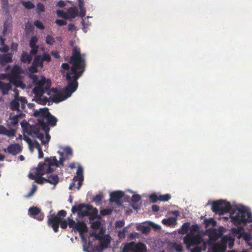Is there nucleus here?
<instances>
[{
    "mask_svg": "<svg viewBox=\"0 0 252 252\" xmlns=\"http://www.w3.org/2000/svg\"><path fill=\"white\" fill-rule=\"evenodd\" d=\"M149 198L152 203H156L159 200V196H158L156 193H153L149 196Z\"/></svg>",
    "mask_w": 252,
    "mask_h": 252,
    "instance_id": "obj_48",
    "label": "nucleus"
},
{
    "mask_svg": "<svg viewBox=\"0 0 252 252\" xmlns=\"http://www.w3.org/2000/svg\"><path fill=\"white\" fill-rule=\"evenodd\" d=\"M72 217V215H71L70 216L67 218V222L69 228H73L74 230L75 227L76 222H75V221L73 220Z\"/></svg>",
    "mask_w": 252,
    "mask_h": 252,
    "instance_id": "obj_35",
    "label": "nucleus"
},
{
    "mask_svg": "<svg viewBox=\"0 0 252 252\" xmlns=\"http://www.w3.org/2000/svg\"><path fill=\"white\" fill-rule=\"evenodd\" d=\"M37 13H39L41 12H44L45 11V7L44 5L40 2H38L37 4Z\"/></svg>",
    "mask_w": 252,
    "mask_h": 252,
    "instance_id": "obj_54",
    "label": "nucleus"
},
{
    "mask_svg": "<svg viewBox=\"0 0 252 252\" xmlns=\"http://www.w3.org/2000/svg\"><path fill=\"white\" fill-rule=\"evenodd\" d=\"M29 215L30 217L36 219L38 221H41L43 220L44 215L43 213H41V210L37 207H32L29 209Z\"/></svg>",
    "mask_w": 252,
    "mask_h": 252,
    "instance_id": "obj_12",
    "label": "nucleus"
},
{
    "mask_svg": "<svg viewBox=\"0 0 252 252\" xmlns=\"http://www.w3.org/2000/svg\"><path fill=\"white\" fill-rule=\"evenodd\" d=\"M141 197L139 194H134L132 196L131 201L133 202H138L141 199Z\"/></svg>",
    "mask_w": 252,
    "mask_h": 252,
    "instance_id": "obj_56",
    "label": "nucleus"
},
{
    "mask_svg": "<svg viewBox=\"0 0 252 252\" xmlns=\"http://www.w3.org/2000/svg\"><path fill=\"white\" fill-rule=\"evenodd\" d=\"M138 229L139 230L141 231L142 233L146 234V235L149 234L151 230V229L150 226H145V225L140 226L138 228Z\"/></svg>",
    "mask_w": 252,
    "mask_h": 252,
    "instance_id": "obj_36",
    "label": "nucleus"
},
{
    "mask_svg": "<svg viewBox=\"0 0 252 252\" xmlns=\"http://www.w3.org/2000/svg\"><path fill=\"white\" fill-rule=\"evenodd\" d=\"M55 23L60 26H64L67 24V22L63 20L57 19L55 21Z\"/></svg>",
    "mask_w": 252,
    "mask_h": 252,
    "instance_id": "obj_59",
    "label": "nucleus"
},
{
    "mask_svg": "<svg viewBox=\"0 0 252 252\" xmlns=\"http://www.w3.org/2000/svg\"><path fill=\"white\" fill-rule=\"evenodd\" d=\"M195 246L194 248L191 249V252H201L202 251H205L207 248L206 243L202 239L201 240L196 244H194L190 246Z\"/></svg>",
    "mask_w": 252,
    "mask_h": 252,
    "instance_id": "obj_18",
    "label": "nucleus"
},
{
    "mask_svg": "<svg viewBox=\"0 0 252 252\" xmlns=\"http://www.w3.org/2000/svg\"><path fill=\"white\" fill-rule=\"evenodd\" d=\"M125 193L123 191L117 190L111 192L110 194L109 201L110 202H115L117 205H120L122 203L121 199L124 196Z\"/></svg>",
    "mask_w": 252,
    "mask_h": 252,
    "instance_id": "obj_13",
    "label": "nucleus"
},
{
    "mask_svg": "<svg viewBox=\"0 0 252 252\" xmlns=\"http://www.w3.org/2000/svg\"><path fill=\"white\" fill-rule=\"evenodd\" d=\"M34 26L38 29L40 30H44L45 29V27L43 25L42 23L39 20H36L34 22Z\"/></svg>",
    "mask_w": 252,
    "mask_h": 252,
    "instance_id": "obj_50",
    "label": "nucleus"
},
{
    "mask_svg": "<svg viewBox=\"0 0 252 252\" xmlns=\"http://www.w3.org/2000/svg\"><path fill=\"white\" fill-rule=\"evenodd\" d=\"M101 225V222L99 220L93 221L91 224V227L94 230L98 229Z\"/></svg>",
    "mask_w": 252,
    "mask_h": 252,
    "instance_id": "obj_44",
    "label": "nucleus"
},
{
    "mask_svg": "<svg viewBox=\"0 0 252 252\" xmlns=\"http://www.w3.org/2000/svg\"><path fill=\"white\" fill-rule=\"evenodd\" d=\"M38 41V38L36 36H32L31 37L30 43H29V46L31 48L35 47V46H38V45H36V44Z\"/></svg>",
    "mask_w": 252,
    "mask_h": 252,
    "instance_id": "obj_38",
    "label": "nucleus"
},
{
    "mask_svg": "<svg viewBox=\"0 0 252 252\" xmlns=\"http://www.w3.org/2000/svg\"><path fill=\"white\" fill-rule=\"evenodd\" d=\"M41 59H42V61H46L48 62H49L51 60V56L47 53H44L42 55V57H41Z\"/></svg>",
    "mask_w": 252,
    "mask_h": 252,
    "instance_id": "obj_52",
    "label": "nucleus"
},
{
    "mask_svg": "<svg viewBox=\"0 0 252 252\" xmlns=\"http://www.w3.org/2000/svg\"><path fill=\"white\" fill-rule=\"evenodd\" d=\"M47 167V163L43 162H40L37 167L36 168V172L35 173V175L38 177L39 176H41L40 174L44 173L45 172L46 169Z\"/></svg>",
    "mask_w": 252,
    "mask_h": 252,
    "instance_id": "obj_21",
    "label": "nucleus"
},
{
    "mask_svg": "<svg viewBox=\"0 0 252 252\" xmlns=\"http://www.w3.org/2000/svg\"><path fill=\"white\" fill-rule=\"evenodd\" d=\"M66 154L68 156L72 155V150L70 147H67L64 149Z\"/></svg>",
    "mask_w": 252,
    "mask_h": 252,
    "instance_id": "obj_64",
    "label": "nucleus"
},
{
    "mask_svg": "<svg viewBox=\"0 0 252 252\" xmlns=\"http://www.w3.org/2000/svg\"><path fill=\"white\" fill-rule=\"evenodd\" d=\"M84 56V55H81L79 48L76 46L73 47L69 61V63L72 64L71 70L74 71L75 69L81 70L84 69L85 70L86 63Z\"/></svg>",
    "mask_w": 252,
    "mask_h": 252,
    "instance_id": "obj_4",
    "label": "nucleus"
},
{
    "mask_svg": "<svg viewBox=\"0 0 252 252\" xmlns=\"http://www.w3.org/2000/svg\"><path fill=\"white\" fill-rule=\"evenodd\" d=\"M39 46H35V47L31 48L32 49L30 51V55H35L37 53Z\"/></svg>",
    "mask_w": 252,
    "mask_h": 252,
    "instance_id": "obj_62",
    "label": "nucleus"
},
{
    "mask_svg": "<svg viewBox=\"0 0 252 252\" xmlns=\"http://www.w3.org/2000/svg\"><path fill=\"white\" fill-rule=\"evenodd\" d=\"M51 113L49 111V109L47 107L40 108L39 110H35L32 116L35 117H41L46 119Z\"/></svg>",
    "mask_w": 252,
    "mask_h": 252,
    "instance_id": "obj_16",
    "label": "nucleus"
},
{
    "mask_svg": "<svg viewBox=\"0 0 252 252\" xmlns=\"http://www.w3.org/2000/svg\"><path fill=\"white\" fill-rule=\"evenodd\" d=\"M29 78L32 80V82L35 85L37 84V82L39 81L38 76L37 75L32 74H29Z\"/></svg>",
    "mask_w": 252,
    "mask_h": 252,
    "instance_id": "obj_42",
    "label": "nucleus"
},
{
    "mask_svg": "<svg viewBox=\"0 0 252 252\" xmlns=\"http://www.w3.org/2000/svg\"><path fill=\"white\" fill-rule=\"evenodd\" d=\"M112 211V209L110 208L104 209L100 211V214L103 216H107L111 214Z\"/></svg>",
    "mask_w": 252,
    "mask_h": 252,
    "instance_id": "obj_45",
    "label": "nucleus"
},
{
    "mask_svg": "<svg viewBox=\"0 0 252 252\" xmlns=\"http://www.w3.org/2000/svg\"><path fill=\"white\" fill-rule=\"evenodd\" d=\"M125 225V221L123 220H118L115 223V226L117 228H121Z\"/></svg>",
    "mask_w": 252,
    "mask_h": 252,
    "instance_id": "obj_57",
    "label": "nucleus"
},
{
    "mask_svg": "<svg viewBox=\"0 0 252 252\" xmlns=\"http://www.w3.org/2000/svg\"><path fill=\"white\" fill-rule=\"evenodd\" d=\"M20 102L21 104V108L24 110L26 108V104L28 103L27 100L25 97L20 96L18 97V95H14V99H12L9 103V108L12 111L20 112Z\"/></svg>",
    "mask_w": 252,
    "mask_h": 252,
    "instance_id": "obj_9",
    "label": "nucleus"
},
{
    "mask_svg": "<svg viewBox=\"0 0 252 252\" xmlns=\"http://www.w3.org/2000/svg\"><path fill=\"white\" fill-rule=\"evenodd\" d=\"M84 71V69L81 70L75 69L74 71L70 69V72L66 73L65 77L67 85L64 88V93L68 94V96H71L72 93L77 89L78 87L77 80L82 75Z\"/></svg>",
    "mask_w": 252,
    "mask_h": 252,
    "instance_id": "obj_2",
    "label": "nucleus"
},
{
    "mask_svg": "<svg viewBox=\"0 0 252 252\" xmlns=\"http://www.w3.org/2000/svg\"><path fill=\"white\" fill-rule=\"evenodd\" d=\"M99 244L102 246V249H107L110 244V240L105 237L100 241Z\"/></svg>",
    "mask_w": 252,
    "mask_h": 252,
    "instance_id": "obj_34",
    "label": "nucleus"
},
{
    "mask_svg": "<svg viewBox=\"0 0 252 252\" xmlns=\"http://www.w3.org/2000/svg\"><path fill=\"white\" fill-rule=\"evenodd\" d=\"M32 136L33 137H35L38 138V139L41 140L42 144H43L44 145H45V140L44 139V135H43V133H39L36 135H34V136Z\"/></svg>",
    "mask_w": 252,
    "mask_h": 252,
    "instance_id": "obj_53",
    "label": "nucleus"
},
{
    "mask_svg": "<svg viewBox=\"0 0 252 252\" xmlns=\"http://www.w3.org/2000/svg\"><path fill=\"white\" fill-rule=\"evenodd\" d=\"M46 180L47 179L42 177V176H39L38 177H37L36 180H35V182L38 184H43L44 182H46Z\"/></svg>",
    "mask_w": 252,
    "mask_h": 252,
    "instance_id": "obj_51",
    "label": "nucleus"
},
{
    "mask_svg": "<svg viewBox=\"0 0 252 252\" xmlns=\"http://www.w3.org/2000/svg\"><path fill=\"white\" fill-rule=\"evenodd\" d=\"M23 139L28 144L30 151L32 152L34 148L33 147V141H32L31 138L25 135L24 136Z\"/></svg>",
    "mask_w": 252,
    "mask_h": 252,
    "instance_id": "obj_37",
    "label": "nucleus"
},
{
    "mask_svg": "<svg viewBox=\"0 0 252 252\" xmlns=\"http://www.w3.org/2000/svg\"><path fill=\"white\" fill-rule=\"evenodd\" d=\"M37 123L41 126L42 129L44 130L45 133L49 132L50 128L49 127V125L46 124L42 119H38Z\"/></svg>",
    "mask_w": 252,
    "mask_h": 252,
    "instance_id": "obj_27",
    "label": "nucleus"
},
{
    "mask_svg": "<svg viewBox=\"0 0 252 252\" xmlns=\"http://www.w3.org/2000/svg\"><path fill=\"white\" fill-rule=\"evenodd\" d=\"M51 81L50 79H46L44 76H42L32 89V93L36 97H41L44 94L46 93L50 95V87Z\"/></svg>",
    "mask_w": 252,
    "mask_h": 252,
    "instance_id": "obj_5",
    "label": "nucleus"
},
{
    "mask_svg": "<svg viewBox=\"0 0 252 252\" xmlns=\"http://www.w3.org/2000/svg\"><path fill=\"white\" fill-rule=\"evenodd\" d=\"M32 60V57L26 52L23 51L20 57L21 61L23 63H30Z\"/></svg>",
    "mask_w": 252,
    "mask_h": 252,
    "instance_id": "obj_23",
    "label": "nucleus"
},
{
    "mask_svg": "<svg viewBox=\"0 0 252 252\" xmlns=\"http://www.w3.org/2000/svg\"><path fill=\"white\" fill-rule=\"evenodd\" d=\"M23 72L24 71L22 68L17 65H14L11 70V73L12 76H17V77H18L19 74L23 73Z\"/></svg>",
    "mask_w": 252,
    "mask_h": 252,
    "instance_id": "obj_24",
    "label": "nucleus"
},
{
    "mask_svg": "<svg viewBox=\"0 0 252 252\" xmlns=\"http://www.w3.org/2000/svg\"><path fill=\"white\" fill-rule=\"evenodd\" d=\"M13 55L10 53L0 54V65H4L12 62Z\"/></svg>",
    "mask_w": 252,
    "mask_h": 252,
    "instance_id": "obj_17",
    "label": "nucleus"
},
{
    "mask_svg": "<svg viewBox=\"0 0 252 252\" xmlns=\"http://www.w3.org/2000/svg\"><path fill=\"white\" fill-rule=\"evenodd\" d=\"M46 119H47V123L49 125L51 126H56L58 120L55 116L50 114V116H49V117Z\"/></svg>",
    "mask_w": 252,
    "mask_h": 252,
    "instance_id": "obj_31",
    "label": "nucleus"
},
{
    "mask_svg": "<svg viewBox=\"0 0 252 252\" xmlns=\"http://www.w3.org/2000/svg\"><path fill=\"white\" fill-rule=\"evenodd\" d=\"M103 195L101 194H98L94 196L93 198V201L95 202L97 205L99 203L103 198Z\"/></svg>",
    "mask_w": 252,
    "mask_h": 252,
    "instance_id": "obj_49",
    "label": "nucleus"
},
{
    "mask_svg": "<svg viewBox=\"0 0 252 252\" xmlns=\"http://www.w3.org/2000/svg\"><path fill=\"white\" fill-rule=\"evenodd\" d=\"M20 124H21V127H22L24 131L27 129L28 126L30 125L29 123L26 120H23L20 123Z\"/></svg>",
    "mask_w": 252,
    "mask_h": 252,
    "instance_id": "obj_55",
    "label": "nucleus"
},
{
    "mask_svg": "<svg viewBox=\"0 0 252 252\" xmlns=\"http://www.w3.org/2000/svg\"><path fill=\"white\" fill-rule=\"evenodd\" d=\"M55 42V39L50 35H48L46 37V43L49 45H53Z\"/></svg>",
    "mask_w": 252,
    "mask_h": 252,
    "instance_id": "obj_40",
    "label": "nucleus"
},
{
    "mask_svg": "<svg viewBox=\"0 0 252 252\" xmlns=\"http://www.w3.org/2000/svg\"><path fill=\"white\" fill-rule=\"evenodd\" d=\"M199 227L197 224H192L190 227V232L183 238L184 243L188 247H190L194 244L199 243L201 240V237L198 235L194 234V232L199 231Z\"/></svg>",
    "mask_w": 252,
    "mask_h": 252,
    "instance_id": "obj_6",
    "label": "nucleus"
},
{
    "mask_svg": "<svg viewBox=\"0 0 252 252\" xmlns=\"http://www.w3.org/2000/svg\"><path fill=\"white\" fill-rule=\"evenodd\" d=\"M33 64H35L37 66H40L41 68L43 67V62L41 59L40 55H37L35 57L33 62Z\"/></svg>",
    "mask_w": 252,
    "mask_h": 252,
    "instance_id": "obj_33",
    "label": "nucleus"
},
{
    "mask_svg": "<svg viewBox=\"0 0 252 252\" xmlns=\"http://www.w3.org/2000/svg\"><path fill=\"white\" fill-rule=\"evenodd\" d=\"M67 213L66 211L64 210H62L59 211L57 215L52 214L50 215L47 216L48 220L49 218H51L53 216H56L57 217L59 218L61 220H63V218L66 216Z\"/></svg>",
    "mask_w": 252,
    "mask_h": 252,
    "instance_id": "obj_29",
    "label": "nucleus"
},
{
    "mask_svg": "<svg viewBox=\"0 0 252 252\" xmlns=\"http://www.w3.org/2000/svg\"><path fill=\"white\" fill-rule=\"evenodd\" d=\"M161 222L163 224L170 226L177 224V219L176 218L171 217L167 219H163Z\"/></svg>",
    "mask_w": 252,
    "mask_h": 252,
    "instance_id": "obj_22",
    "label": "nucleus"
},
{
    "mask_svg": "<svg viewBox=\"0 0 252 252\" xmlns=\"http://www.w3.org/2000/svg\"><path fill=\"white\" fill-rule=\"evenodd\" d=\"M51 92L54 94L52 97V101L56 103L63 101L70 97L68 96V94L64 93V89L63 90L58 91L56 88H53L50 90V93Z\"/></svg>",
    "mask_w": 252,
    "mask_h": 252,
    "instance_id": "obj_10",
    "label": "nucleus"
},
{
    "mask_svg": "<svg viewBox=\"0 0 252 252\" xmlns=\"http://www.w3.org/2000/svg\"><path fill=\"white\" fill-rule=\"evenodd\" d=\"M44 161L47 163V167L45 172L40 174V175H44L46 174L52 173L54 171V169L51 167V166H55L56 167H59L58 160L55 156L50 157H46L44 158Z\"/></svg>",
    "mask_w": 252,
    "mask_h": 252,
    "instance_id": "obj_11",
    "label": "nucleus"
},
{
    "mask_svg": "<svg viewBox=\"0 0 252 252\" xmlns=\"http://www.w3.org/2000/svg\"><path fill=\"white\" fill-rule=\"evenodd\" d=\"M32 133H33L34 135H36L39 133V129L35 126H32L31 129V132H28V134L31 136H33L32 135Z\"/></svg>",
    "mask_w": 252,
    "mask_h": 252,
    "instance_id": "obj_47",
    "label": "nucleus"
},
{
    "mask_svg": "<svg viewBox=\"0 0 252 252\" xmlns=\"http://www.w3.org/2000/svg\"><path fill=\"white\" fill-rule=\"evenodd\" d=\"M22 4L28 9H32L35 7L34 5L31 1H23Z\"/></svg>",
    "mask_w": 252,
    "mask_h": 252,
    "instance_id": "obj_39",
    "label": "nucleus"
},
{
    "mask_svg": "<svg viewBox=\"0 0 252 252\" xmlns=\"http://www.w3.org/2000/svg\"><path fill=\"white\" fill-rule=\"evenodd\" d=\"M204 224L206 228L212 225L213 227H215L217 225V222L214 219L210 218L209 219H206L204 220Z\"/></svg>",
    "mask_w": 252,
    "mask_h": 252,
    "instance_id": "obj_32",
    "label": "nucleus"
},
{
    "mask_svg": "<svg viewBox=\"0 0 252 252\" xmlns=\"http://www.w3.org/2000/svg\"><path fill=\"white\" fill-rule=\"evenodd\" d=\"M10 119H11V124L13 126H17L19 123L18 119H17L15 116H14L12 118L10 117Z\"/></svg>",
    "mask_w": 252,
    "mask_h": 252,
    "instance_id": "obj_61",
    "label": "nucleus"
},
{
    "mask_svg": "<svg viewBox=\"0 0 252 252\" xmlns=\"http://www.w3.org/2000/svg\"><path fill=\"white\" fill-rule=\"evenodd\" d=\"M74 231L78 232L82 239L86 240L84 233L88 232V228L84 221H77Z\"/></svg>",
    "mask_w": 252,
    "mask_h": 252,
    "instance_id": "obj_14",
    "label": "nucleus"
},
{
    "mask_svg": "<svg viewBox=\"0 0 252 252\" xmlns=\"http://www.w3.org/2000/svg\"><path fill=\"white\" fill-rule=\"evenodd\" d=\"M130 251L132 252H147V249L146 245L142 242L135 243L131 241L125 244L123 252Z\"/></svg>",
    "mask_w": 252,
    "mask_h": 252,
    "instance_id": "obj_8",
    "label": "nucleus"
},
{
    "mask_svg": "<svg viewBox=\"0 0 252 252\" xmlns=\"http://www.w3.org/2000/svg\"><path fill=\"white\" fill-rule=\"evenodd\" d=\"M67 13L71 18H75L78 15L79 11L76 7H71L67 9Z\"/></svg>",
    "mask_w": 252,
    "mask_h": 252,
    "instance_id": "obj_28",
    "label": "nucleus"
},
{
    "mask_svg": "<svg viewBox=\"0 0 252 252\" xmlns=\"http://www.w3.org/2000/svg\"><path fill=\"white\" fill-rule=\"evenodd\" d=\"M189 227L190 223L185 222L182 224L181 227L178 229V232L180 234L184 235L187 233Z\"/></svg>",
    "mask_w": 252,
    "mask_h": 252,
    "instance_id": "obj_25",
    "label": "nucleus"
},
{
    "mask_svg": "<svg viewBox=\"0 0 252 252\" xmlns=\"http://www.w3.org/2000/svg\"><path fill=\"white\" fill-rule=\"evenodd\" d=\"M41 97H36L35 96V98L32 99V101H35L36 103L45 105L46 104V103L48 102L49 100L48 98L44 96L43 98H41Z\"/></svg>",
    "mask_w": 252,
    "mask_h": 252,
    "instance_id": "obj_30",
    "label": "nucleus"
},
{
    "mask_svg": "<svg viewBox=\"0 0 252 252\" xmlns=\"http://www.w3.org/2000/svg\"><path fill=\"white\" fill-rule=\"evenodd\" d=\"M33 147L35 148L37 151L42 149L41 147L38 142L36 140H34L33 142Z\"/></svg>",
    "mask_w": 252,
    "mask_h": 252,
    "instance_id": "obj_63",
    "label": "nucleus"
},
{
    "mask_svg": "<svg viewBox=\"0 0 252 252\" xmlns=\"http://www.w3.org/2000/svg\"><path fill=\"white\" fill-rule=\"evenodd\" d=\"M12 90V85L9 83L3 82L0 87V91L2 95H7L10 90Z\"/></svg>",
    "mask_w": 252,
    "mask_h": 252,
    "instance_id": "obj_20",
    "label": "nucleus"
},
{
    "mask_svg": "<svg viewBox=\"0 0 252 252\" xmlns=\"http://www.w3.org/2000/svg\"><path fill=\"white\" fill-rule=\"evenodd\" d=\"M59 182V177L57 175H51L46 180V183L56 185Z\"/></svg>",
    "mask_w": 252,
    "mask_h": 252,
    "instance_id": "obj_26",
    "label": "nucleus"
},
{
    "mask_svg": "<svg viewBox=\"0 0 252 252\" xmlns=\"http://www.w3.org/2000/svg\"><path fill=\"white\" fill-rule=\"evenodd\" d=\"M78 180V177L77 176H74L72 179V182L70 183L68 189L69 190H71L75 185V181Z\"/></svg>",
    "mask_w": 252,
    "mask_h": 252,
    "instance_id": "obj_58",
    "label": "nucleus"
},
{
    "mask_svg": "<svg viewBox=\"0 0 252 252\" xmlns=\"http://www.w3.org/2000/svg\"><path fill=\"white\" fill-rule=\"evenodd\" d=\"M37 66L35 65V64H33V63H32V65L28 67V70L30 74L36 73L38 72Z\"/></svg>",
    "mask_w": 252,
    "mask_h": 252,
    "instance_id": "obj_41",
    "label": "nucleus"
},
{
    "mask_svg": "<svg viewBox=\"0 0 252 252\" xmlns=\"http://www.w3.org/2000/svg\"><path fill=\"white\" fill-rule=\"evenodd\" d=\"M4 151L15 156L22 151V148L19 144H10L6 149H4Z\"/></svg>",
    "mask_w": 252,
    "mask_h": 252,
    "instance_id": "obj_15",
    "label": "nucleus"
},
{
    "mask_svg": "<svg viewBox=\"0 0 252 252\" xmlns=\"http://www.w3.org/2000/svg\"><path fill=\"white\" fill-rule=\"evenodd\" d=\"M17 76H12L9 78V81L11 84H13L16 87L24 89L26 88V85L21 80H18Z\"/></svg>",
    "mask_w": 252,
    "mask_h": 252,
    "instance_id": "obj_19",
    "label": "nucleus"
},
{
    "mask_svg": "<svg viewBox=\"0 0 252 252\" xmlns=\"http://www.w3.org/2000/svg\"><path fill=\"white\" fill-rule=\"evenodd\" d=\"M47 223L48 226L52 228L55 233L59 231L60 225L63 229H66L68 225L67 220L65 219L61 220L56 216H53L51 218H49Z\"/></svg>",
    "mask_w": 252,
    "mask_h": 252,
    "instance_id": "obj_7",
    "label": "nucleus"
},
{
    "mask_svg": "<svg viewBox=\"0 0 252 252\" xmlns=\"http://www.w3.org/2000/svg\"><path fill=\"white\" fill-rule=\"evenodd\" d=\"M71 212L73 214L77 212L79 216L83 217L89 216L91 220L96 218L98 216V210L96 208H94L91 205L85 203L73 206Z\"/></svg>",
    "mask_w": 252,
    "mask_h": 252,
    "instance_id": "obj_3",
    "label": "nucleus"
},
{
    "mask_svg": "<svg viewBox=\"0 0 252 252\" xmlns=\"http://www.w3.org/2000/svg\"><path fill=\"white\" fill-rule=\"evenodd\" d=\"M76 174L78 176H80L81 177V178H83V168L79 166L78 167L77 171H76Z\"/></svg>",
    "mask_w": 252,
    "mask_h": 252,
    "instance_id": "obj_60",
    "label": "nucleus"
},
{
    "mask_svg": "<svg viewBox=\"0 0 252 252\" xmlns=\"http://www.w3.org/2000/svg\"><path fill=\"white\" fill-rule=\"evenodd\" d=\"M211 209L213 212L220 215L230 213L231 221L235 225H246L248 223L252 222V214L249 210L237 207L233 209L230 202L222 199L214 201Z\"/></svg>",
    "mask_w": 252,
    "mask_h": 252,
    "instance_id": "obj_1",
    "label": "nucleus"
},
{
    "mask_svg": "<svg viewBox=\"0 0 252 252\" xmlns=\"http://www.w3.org/2000/svg\"><path fill=\"white\" fill-rule=\"evenodd\" d=\"M171 198V195L169 194H165L164 195H159V201H167Z\"/></svg>",
    "mask_w": 252,
    "mask_h": 252,
    "instance_id": "obj_46",
    "label": "nucleus"
},
{
    "mask_svg": "<svg viewBox=\"0 0 252 252\" xmlns=\"http://www.w3.org/2000/svg\"><path fill=\"white\" fill-rule=\"evenodd\" d=\"M56 13L58 17L63 18L65 19H67L68 17L65 12H64L63 10H57L56 11Z\"/></svg>",
    "mask_w": 252,
    "mask_h": 252,
    "instance_id": "obj_43",
    "label": "nucleus"
}]
</instances>
